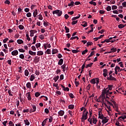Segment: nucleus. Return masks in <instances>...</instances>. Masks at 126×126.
Returning a JSON list of instances; mask_svg holds the SVG:
<instances>
[{
  "label": "nucleus",
  "mask_w": 126,
  "mask_h": 126,
  "mask_svg": "<svg viewBox=\"0 0 126 126\" xmlns=\"http://www.w3.org/2000/svg\"><path fill=\"white\" fill-rule=\"evenodd\" d=\"M24 10L25 12H29L30 11V9H29V8H26Z\"/></svg>",
  "instance_id": "obj_63"
},
{
  "label": "nucleus",
  "mask_w": 126,
  "mask_h": 126,
  "mask_svg": "<svg viewBox=\"0 0 126 126\" xmlns=\"http://www.w3.org/2000/svg\"><path fill=\"white\" fill-rule=\"evenodd\" d=\"M17 42L18 43V44H19V45H21V44H23V43H24V42L23 41V40H22V39H18L17 40Z\"/></svg>",
  "instance_id": "obj_19"
},
{
  "label": "nucleus",
  "mask_w": 126,
  "mask_h": 126,
  "mask_svg": "<svg viewBox=\"0 0 126 126\" xmlns=\"http://www.w3.org/2000/svg\"><path fill=\"white\" fill-rule=\"evenodd\" d=\"M108 75V70L107 69H103V76L106 77Z\"/></svg>",
  "instance_id": "obj_7"
},
{
  "label": "nucleus",
  "mask_w": 126,
  "mask_h": 126,
  "mask_svg": "<svg viewBox=\"0 0 126 126\" xmlns=\"http://www.w3.org/2000/svg\"><path fill=\"white\" fill-rule=\"evenodd\" d=\"M78 22L77 20L76 21H73L71 23L72 25H75V24H77V23Z\"/></svg>",
  "instance_id": "obj_50"
},
{
  "label": "nucleus",
  "mask_w": 126,
  "mask_h": 126,
  "mask_svg": "<svg viewBox=\"0 0 126 126\" xmlns=\"http://www.w3.org/2000/svg\"><path fill=\"white\" fill-rule=\"evenodd\" d=\"M12 56H17L18 55V51L14 50L11 52Z\"/></svg>",
  "instance_id": "obj_6"
},
{
  "label": "nucleus",
  "mask_w": 126,
  "mask_h": 126,
  "mask_svg": "<svg viewBox=\"0 0 126 126\" xmlns=\"http://www.w3.org/2000/svg\"><path fill=\"white\" fill-rule=\"evenodd\" d=\"M79 52H80L79 50H72V53L73 54H77Z\"/></svg>",
  "instance_id": "obj_46"
},
{
  "label": "nucleus",
  "mask_w": 126,
  "mask_h": 126,
  "mask_svg": "<svg viewBox=\"0 0 126 126\" xmlns=\"http://www.w3.org/2000/svg\"><path fill=\"white\" fill-rule=\"evenodd\" d=\"M53 14H54V16H62L63 11L60 10H56L53 11Z\"/></svg>",
  "instance_id": "obj_1"
},
{
  "label": "nucleus",
  "mask_w": 126,
  "mask_h": 126,
  "mask_svg": "<svg viewBox=\"0 0 126 126\" xmlns=\"http://www.w3.org/2000/svg\"><path fill=\"white\" fill-rule=\"evenodd\" d=\"M39 38H40L41 40H44V35L43 34H40L39 36Z\"/></svg>",
  "instance_id": "obj_55"
},
{
  "label": "nucleus",
  "mask_w": 126,
  "mask_h": 126,
  "mask_svg": "<svg viewBox=\"0 0 126 126\" xmlns=\"http://www.w3.org/2000/svg\"><path fill=\"white\" fill-rule=\"evenodd\" d=\"M90 82H91V83H92V84H96V80L95 79H91V80H90Z\"/></svg>",
  "instance_id": "obj_28"
},
{
  "label": "nucleus",
  "mask_w": 126,
  "mask_h": 126,
  "mask_svg": "<svg viewBox=\"0 0 126 126\" xmlns=\"http://www.w3.org/2000/svg\"><path fill=\"white\" fill-rule=\"evenodd\" d=\"M38 16H39L38 19H39V20H43V16H42L41 14H39Z\"/></svg>",
  "instance_id": "obj_59"
},
{
  "label": "nucleus",
  "mask_w": 126,
  "mask_h": 126,
  "mask_svg": "<svg viewBox=\"0 0 126 126\" xmlns=\"http://www.w3.org/2000/svg\"><path fill=\"white\" fill-rule=\"evenodd\" d=\"M74 39H77V40H79V38L78 36H74L70 38V40H74Z\"/></svg>",
  "instance_id": "obj_45"
},
{
  "label": "nucleus",
  "mask_w": 126,
  "mask_h": 126,
  "mask_svg": "<svg viewBox=\"0 0 126 126\" xmlns=\"http://www.w3.org/2000/svg\"><path fill=\"white\" fill-rule=\"evenodd\" d=\"M120 66L117 65L115 68V70H117L118 72H120Z\"/></svg>",
  "instance_id": "obj_43"
},
{
  "label": "nucleus",
  "mask_w": 126,
  "mask_h": 126,
  "mask_svg": "<svg viewBox=\"0 0 126 126\" xmlns=\"http://www.w3.org/2000/svg\"><path fill=\"white\" fill-rule=\"evenodd\" d=\"M65 66H66L65 64H64L61 66V68H62V69H63V72L65 71Z\"/></svg>",
  "instance_id": "obj_30"
},
{
  "label": "nucleus",
  "mask_w": 126,
  "mask_h": 126,
  "mask_svg": "<svg viewBox=\"0 0 126 126\" xmlns=\"http://www.w3.org/2000/svg\"><path fill=\"white\" fill-rule=\"evenodd\" d=\"M75 84L76 85V87H77L79 85V82L77 81V79H75Z\"/></svg>",
  "instance_id": "obj_29"
},
{
  "label": "nucleus",
  "mask_w": 126,
  "mask_h": 126,
  "mask_svg": "<svg viewBox=\"0 0 126 126\" xmlns=\"http://www.w3.org/2000/svg\"><path fill=\"white\" fill-rule=\"evenodd\" d=\"M115 52H117V48H112L110 50V53H115Z\"/></svg>",
  "instance_id": "obj_18"
},
{
  "label": "nucleus",
  "mask_w": 126,
  "mask_h": 126,
  "mask_svg": "<svg viewBox=\"0 0 126 126\" xmlns=\"http://www.w3.org/2000/svg\"><path fill=\"white\" fill-rule=\"evenodd\" d=\"M30 32H31V34H30L31 37H33V36H34L33 32H37V31L32 30L30 31Z\"/></svg>",
  "instance_id": "obj_9"
},
{
  "label": "nucleus",
  "mask_w": 126,
  "mask_h": 126,
  "mask_svg": "<svg viewBox=\"0 0 126 126\" xmlns=\"http://www.w3.org/2000/svg\"><path fill=\"white\" fill-rule=\"evenodd\" d=\"M107 88L109 90H112L113 88V85H108V87Z\"/></svg>",
  "instance_id": "obj_57"
},
{
  "label": "nucleus",
  "mask_w": 126,
  "mask_h": 126,
  "mask_svg": "<svg viewBox=\"0 0 126 126\" xmlns=\"http://www.w3.org/2000/svg\"><path fill=\"white\" fill-rule=\"evenodd\" d=\"M6 4H10V1L8 0H6L4 2Z\"/></svg>",
  "instance_id": "obj_62"
},
{
  "label": "nucleus",
  "mask_w": 126,
  "mask_h": 126,
  "mask_svg": "<svg viewBox=\"0 0 126 126\" xmlns=\"http://www.w3.org/2000/svg\"><path fill=\"white\" fill-rule=\"evenodd\" d=\"M63 115H64V111L63 110H60L58 112V117L59 116H61V117H63Z\"/></svg>",
  "instance_id": "obj_5"
},
{
  "label": "nucleus",
  "mask_w": 126,
  "mask_h": 126,
  "mask_svg": "<svg viewBox=\"0 0 126 126\" xmlns=\"http://www.w3.org/2000/svg\"><path fill=\"white\" fill-rule=\"evenodd\" d=\"M40 95H41V94H40V93H39V92H36L34 94V95L35 97H36V98H37V97H39V96H40Z\"/></svg>",
  "instance_id": "obj_40"
},
{
  "label": "nucleus",
  "mask_w": 126,
  "mask_h": 126,
  "mask_svg": "<svg viewBox=\"0 0 126 126\" xmlns=\"http://www.w3.org/2000/svg\"><path fill=\"white\" fill-rule=\"evenodd\" d=\"M29 54L31 56H36V52H33V51L30 50L29 51Z\"/></svg>",
  "instance_id": "obj_16"
},
{
  "label": "nucleus",
  "mask_w": 126,
  "mask_h": 126,
  "mask_svg": "<svg viewBox=\"0 0 126 126\" xmlns=\"http://www.w3.org/2000/svg\"><path fill=\"white\" fill-rule=\"evenodd\" d=\"M43 55H44V52H43V51H38L37 53V56H43Z\"/></svg>",
  "instance_id": "obj_22"
},
{
  "label": "nucleus",
  "mask_w": 126,
  "mask_h": 126,
  "mask_svg": "<svg viewBox=\"0 0 126 126\" xmlns=\"http://www.w3.org/2000/svg\"><path fill=\"white\" fill-rule=\"evenodd\" d=\"M32 110H33V111L36 112V106L32 104Z\"/></svg>",
  "instance_id": "obj_48"
},
{
  "label": "nucleus",
  "mask_w": 126,
  "mask_h": 126,
  "mask_svg": "<svg viewBox=\"0 0 126 126\" xmlns=\"http://www.w3.org/2000/svg\"><path fill=\"white\" fill-rule=\"evenodd\" d=\"M25 58H27L30 61H32V58L30 55H27Z\"/></svg>",
  "instance_id": "obj_35"
},
{
  "label": "nucleus",
  "mask_w": 126,
  "mask_h": 126,
  "mask_svg": "<svg viewBox=\"0 0 126 126\" xmlns=\"http://www.w3.org/2000/svg\"><path fill=\"white\" fill-rule=\"evenodd\" d=\"M48 121V118H46L42 123L41 126H45L46 124H47V122Z\"/></svg>",
  "instance_id": "obj_11"
},
{
  "label": "nucleus",
  "mask_w": 126,
  "mask_h": 126,
  "mask_svg": "<svg viewBox=\"0 0 126 126\" xmlns=\"http://www.w3.org/2000/svg\"><path fill=\"white\" fill-rule=\"evenodd\" d=\"M117 8H118V6H117V5H113L112 6V9L113 10H114V9H117Z\"/></svg>",
  "instance_id": "obj_60"
},
{
  "label": "nucleus",
  "mask_w": 126,
  "mask_h": 126,
  "mask_svg": "<svg viewBox=\"0 0 126 126\" xmlns=\"http://www.w3.org/2000/svg\"><path fill=\"white\" fill-rule=\"evenodd\" d=\"M88 118V116L87 115H85V113H83L82 117L81 118V121L83 123H84L85 122V120H87Z\"/></svg>",
  "instance_id": "obj_2"
},
{
  "label": "nucleus",
  "mask_w": 126,
  "mask_h": 126,
  "mask_svg": "<svg viewBox=\"0 0 126 126\" xmlns=\"http://www.w3.org/2000/svg\"><path fill=\"white\" fill-rule=\"evenodd\" d=\"M93 65V63H89L88 64H87L86 65V68H88V67H91Z\"/></svg>",
  "instance_id": "obj_24"
},
{
  "label": "nucleus",
  "mask_w": 126,
  "mask_h": 126,
  "mask_svg": "<svg viewBox=\"0 0 126 126\" xmlns=\"http://www.w3.org/2000/svg\"><path fill=\"white\" fill-rule=\"evenodd\" d=\"M8 93L9 95V96H13V94H12V93H13V92H11V90H8Z\"/></svg>",
  "instance_id": "obj_38"
},
{
  "label": "nucleus",
  "mask_w": 126,
  "mask_h": 126,
  "mask_svg": "<svg viewBox=\"0 0 126 126\" xmlns=\"http://www.w3.org/2000/svg\"><path fill=\"white\" fill-rule=\"evenodd\" d=\"M59 52V50L56 49H54L52 50V55H55V54H57V53Z\"/></svg>",
  "instance_id": "obj_21"
},
{
  "label": "nucleus",
  "mask_w": 126,
  "mask_h": 126,
  "mask_svg": "<svg viewBox=\"0 0 126 126\" xmlns=\"http://www.w3.org/2000/svg\"><path fill=\"white\" fill-rule=\"evenodd\" d=\"M104 92L106 94V96H108L109 95V92L110 91V90L108 89V88H106V89H105L104 90H103Z\"/></svg>",
  "instance_id": "obj_8"
},
{
  "label": "nucleus",
  "mask_w": 126,
  "mask_h": 126,
  "mask_svg": "<svg viewBox=\"0 0 126 126\" xmlns=\"http://www.w3.org/2000/svg\"><path fill=\"white\" fill-rule=\"evenodd\" d=\"M68 108L69 109H70V110H73V109H74V105L73 104H70L68 106Z\"/></svg>",
  "instance_id": "obj_25"
},
{
  "label": "nucleus",
  "mask_w": 126,
  "mask_h": 126,
  "mask_svg": "<svg viewBox=\"0 0 126 126\" xmlns=\"http://www.w3.org/2000/svg\"><path fill=\"white\" fill-rule=\"evenodd\" d=\"M9 126H14V124H13V122H12V121H9Z\"/></svg>",
  "instance_id": "obj_61"
},
{
  "label": "nucleus",
  "mask_w": 126,
  "mask_h": 126,
  "mask_svg": "<svg viewBox=\"0 0 126 126\" xmlns=\"http://www.w3.org/2000/svg\"><path fill=\"white\" fill-rule=\"evenodd\" d=\"M64 29L65 30V33H69V28H67L66 26H65Z\"/></svg>",
  "instance_id": "obj_33"
},
{
  "label": "nucleus",
  "mask_w": 126,
  "mask_h": 126,
  "mask_svg": "<svg viewBox=\"0 0 126 126\" xmlns=\"http://www.w3.org/2000/svg\"><path fill=\"white\" fill-rule=\"evenodd\" d=\"M24 123H25L26 126H29V125H30V122H29L28 120H24Z\"/></svg>",
  "instance_id": "obj_23"
},
{
  "label": "nucleus",
  "mask_w": 126,
  "mask_h": 126,
  "mask_svg": "<svg viewBox=\"0 0 126 126\" xmlns=\"http://www.w3.org/2000/svg\"><path fill=\"white\" fill-rule=\"evenodd\" d=\"M20 30H23L24 29V26L22 25H20L18 26Z\"/></svg>",
  "instance_id": "obj_41"
},
{
  "label": "nucleus",
  "mask_w": 126,
  "mask_h": 126,
  "mask_svg": "<svg viewBox=\"0 0 126 126\" xmlns=\"http://www.w3.org/2000/svg\"><path fill=\"white\" fill-rule=\"evenodd\" d=\"M36 48L38 49V48H40L41 47V43H37L35 44Z\"/></svg>",
  "instance_id": "obj_47"
},
{
  "label": "nucleus",
  "mask_w": 126,
  "mask_h": 126,
  "mask_svg": "<svg viewBox=\"0 0 126 126\" xmlns=\"http://www.w3.org/2000/svg\"><path fill=\"white\" fill-rule=\"evenodd\" d=\"M97 122H98V120H97V118H94H94H93V124H94V125H96V124L97 123Z\"/></svg>",
  "instance_id": "obj_15"
},
{
  "label": "nucleus",
  "mask_w": 126,
  "mask_h": 126,
  "mask_svg": "<svg viewBox=\"0 0 126 126\" xmlns=\"http://www.w3.org/2000/svg\"><path fill=\"white\" fill-rule=\"evenodd\" d=\"M87 47H88V46H91V45H93V42H88L87 43Z\"/></svg>",
  "instance_id": "obj_54"
},
{
  "label": "nucleus",
  "mask_w": 126,
  "mask_h": 126,
  "mask_svg": "<svg viewBox=\"0 0 126 126\" xmlns=\"http://www.w3.org/2000/svg\"><path fill=\"white\" fill-rule=\"evenodd\" d=\"M38 14V10L35 9L33 13V17H36Z\"/></svg>",
  "instance_id": "obj_10"
},
{
  "label": "nucleus",
  "mask_w": 126,
  "mask_h": 126,
  "mask_svg": "<svg viewBox=\"0 0 126 126\" xmlns=\"http://www.w3.org/2000/svg\"><path fill=\"white\" fill-rule=\"evenodd\" d=\"M24 58H25L24 55L22 54L19 55L20 59H22V60H24Z\"/></svg>",
  "instance_id": "obj_49"
},
{
  "label": "nucleus",
  "mask_w": 126,
  "mask_h": 126,
  "mask_svg": "<svg viewBox=\"0 0 126 126\" xmlns=\"http://www.w3.org/2000/svg\"><path fill=\"white\" fill-rule=\"evenodd\" d=\"M18 51L20 53H25V50L23 48L19 49Z\"/></svg>",
  "instance_id": "obj_51"
},
{
  "label": "nucleus",
  "mask_w": 126,
  "mask_h": 126,
  "mask_svg": "<svg viewBox=\"0 0 126 126\" xmlns=\"http://www.w3.org/2000/svg\"><path fill=\"white\" fill-rule=\"evenodd\" d=\"M105 117H104V115L103 114L101 113V115L98 116V119H100V120H103Z\"/></svg>",
  "instance_id": "obj_36"
},
{
  "label": "nucleus",
  "mask_w": 126,
  "mask_h": 126,
  "mask_svg": "<svg viewBox=\"0 0 126 126\" xmlns=\"http://www.w3.org/2000/svg\"><path fill=\"white\" fill-rule=\"evenodd\" d=\"M43 25L46 27V26H49L50 25V23L48 22L46 23V22H44Z\"/></svg>",
  "instance_id": "obj_42"
},
{
  "label": "nucleus",
  "mask_w": 126,
  "mask_h": 126,
  "mask_svg": "<svg viewBox=\"0 0 126 126\" xmlns=\"http://www.w3.org/2000/svg\"><path fill=\"white\" fill-rule=\"evenodd\" d=\"M68 95L69 97H71V99H73V98H74V95L72 93H69Z\"/></svg>",
  "instance_id": "obj_39"
},
{
  "label": "nucleus",
  "mask_w": 126,
  "mask_h": 126,
  "mask_svg": "<svg viewBox=\"0 0 126 126\" xmlns=\"http://www.w3.org/2000/svg\"><path fill=\"white\" fill-rule=\"evenodd\" d=\"M93 56H94V51H92L90 55L88 56V59H89L90 58H91Z\"/></svg>",
  "instance_id": "obj_37"
},
{
  "label": "nucleus",
  "mask_w": 126,
  "mask_h": 126,
  "mask_svg": "<svg viewBox=\"0 0 126 126\" xmlns=\"http://www.w3.org/2000/svg\"><path fill=\"white\" fill-rule=\"evenodd\" d=\"M106 10L107 11H111V10H112V7H111L110 6H108L107 7H106Z\"/></svg>",
  "instance_id": "obj_44"
},
{
  "label": "nucleus",
  "mask_w": 126,
  "mask_h": 126,
  "mask_svg": "<svg viewBox=\"0 0 126 126\" xmlns=\"http://www.w3.org/2000/svg\"><path fill=\"white\" fill-rule=\"evenodd\" d=\"M113 108L114 109V110H115V111H116V112H117V113L120 112L119 111V107L118 106V105H117L116 106H114V105H113Z\"/></svg>",
  "instance_id": "obj_14"
},
{
  "label": "nucleus",
  "mask_w": 126,
  "mask_h": 126,
  "mask_svg": "<svg viewBox=\"0 0 126 126\" xmlns=\"http://www.w3.org/2000/svg\"><path fill=\"white\" fill-rule=\"evenodd\" d=\"M26 37L28 41H31V38L29 37V34L27 33L26 34Z\"/></svg>",
  "instance_id": "obj_52"
},
{
  "label": "nucleus",
  "mask_w": 126,
  "mask_h": 126,
  "mask_svg": "<svg viewBox=\"0 0 126 126\" xmlns=\"http://www.w3.org/2000/svg\"><path fill=\"white\" fill-rule=\"evenodd\" d=\"M36 40H37V35H35L33 37V42L32 43V45H35V44H36Z\"/></svg>",
  "instance_id": "obj_12"
},
{
  "label": "nucleus",
  "mask_w": 126,
  "mask_h": 126,
  "mask_svg": "<svg viewBox=\"0 0 126 126\" xmlns=\"http://www.w3.org/2000/svg\"><path fill=\"white\" fill-rule=\"evenodd\" d=\"M26 96V97H27L28 100H29V101H30L32 99V98L31 97V95L30 94V92L27 93Z\"/></svg>",
  "instance_id": "obj_3"
},
{
  "label": "nucleus",
  "mask_w": 126,
  "mask_h": 126,
  "mask_svg": "<svg viewBox=\"0 0 126 126\" xmlns=\"http://www.w3.org/2000/svg\"><path fill=\"white\" fill-rule=\"evenodd\" d=\"M122 5H123V7H126V2H123Z\"/></svg>",
  "instance_id": "obj_64"
},
{
  "label": "nucleus",
  "mask_w": 126,
  "mask_h": 126,
  "mask_svg": "<svg viewBox=\"0 0 126 126\" xmlns=\"http://www.w3.org/2000/svg\"><path fill=\"white\" fill-rule=\"evenodd\" d=\"M88 52V50L85 49L84 51L82 52V55H85V54H86V53H87Z\"/></svg>",
  "instance_id": "obj_56"
},
{
  "label": "nucleus",
  "mask_w": 126,
  "mask_h": 126,
  "mask_svg": "<svg viewBox=\"0 0 126 126\" xmlns=\"http://www.w3.org/2000/svg\"><path fill=\"white\" fill-rule=\"evenodd\" d=\"M63 91H69V88L68 87L64 88V89H63Z\"/></svg>",
  "instance_id": "obj_58"
},
{
  "label": "nucleus",
  "mask_w": 126,
  "mask_h": 126,
  "mask_svg": "<svg viewBox=\"0 0 126 126\" xmlns=\"http://www.w3.org/2000/svg\"><path fill=\"white\" fill-rule=\"evenodd\" d=\"M74 5V2L73 1H71L70 3H68V6H73Z\"/></svg>",
  "instance_id": "obj_32"
},
{
  "label": "nucleus",
  "mask_w": 126,
  "mask_h": 126,
  "mask_svg": "<svg viewBox=\"0 0 126 126\" xmlns=\"http://www.w3.org/2000/svg\"><path fill=\"white\" fill-rule=\"evenodd\" d=\"M108 122H109V119H107L106 117H104L102 119L101 123H102V124H106V123H108Z\"/></svg>",
  "instance_id": "obj_4"
},
{
  "label": "nucleus",
  "mask_w": 126,
  "mask_h": 126,
  "mask_svg": "<svg viewBox=\"0 0 126 126\" xmlns=\"http://www.w3.org/2000/svg\"><path fill=\"white\" fill-rule=\"evenodd\" d=\"M106 94V93H104V91H103L102 92V102H104V99H105V94Z\"/></svg>",
  "instance_id": "obj_20"
},
{
  "label": "nucleus",
  "mask_w": 126,
  "mask_h": 126,
  "mask_svg": "<svg viewBox=\"0 0 126 126\" xmlns=\"http://www.w3.org/2000/svg\"><path fill=\"white\" fill-rule=\"evenodd\" d=\"M26 86L27 88H29V89H30V88H31V83L30 82L27 83Z\"/></svg>",
  "instance_id": "obj_31"
},
{
  "label": "nucleus",
  "mask_w": 126,
  "mask_h": 126,
  "mask_svg": "<svg viewBox=\"0 0 126 126\" xmlns=\"http://www.w3.org/2000/svg\"><path fill=\"white\" fill-rule=\"evenodd\" d=\"M63 63V59H61L58 62L59 65H62Z\"/></svg>",
  "instance_id": "obj_13"
},
{
  "label": "nucleus",
  "mask_w": 126,
  "mask_h": 126,
  "mask_svg": "<svg viewBox=\"0 0 126 126\" xmlns=\"http://www.w3.org/2000/svg\"><path fill=\"white\" fill-rule=\"evenodd\" d=\"M102 37H104V35H100V36L98 37H95L94 38V40H95V41H98L99 39H101Z\"/></svg>",
  "instance_id": "obj_17"
},
{
  "label": "nucleus",
  "mask_w": 126,
  "mask_h": 126,
  "mask_svg": "<svg viewBox=\"0 0 126 126\" xmlns=\"http://www.w3.org/2000/svg\"><path fill=\"white\" fill-rule=\"evenodd\" d=\"M25 75H26V76H28V75H29V71H28V70L27 69L25 70Z\"/></svg>",
  "instance_id": "obj_34"
},
{
  "label": "nucleus",
  "mask_w": 126,
  "mask_h": 126,
  "mask_svg": "<svg viewBox=\"0 0 126 126\" xmlns=\"http://www.w3.org/2000/svg\"><path fill=\"white\" fill-rule=\"evenodd\" d=\"M81 25L83 26V27H86L87 26V22H83Z\"/></svg>",
  "instance_id": "obj_27"
},
{
  "label": "nucleus",
  "mask_w": 126,
  "mask_h": 126,
  "mask_svg": "<svg viewBox=\"0 0 126 126\" xmlns=\"http://www.w3.org/2000/svg\"><path fill=\"white\" fill-rule=\"evenodd\" d=\"M125 27V25L124 24H120L118 25V28H119V29H123V28H124Z\"/></svg>",
  "instance_id": "obj_26"
},
{
  "label": "nucleus",
  "mask_w": 126,
  "mask_h": 126,
  "mask_svg": "<svg viewBox=\"0 0 126 126\" xmlns=\"http://www.w3.org/2000/svg\"><path fill=\"white\" fill-rule=\"evenodd\" d=\"M26 15L27 17H31V16H32V14H31V12H28L27 13Z\"/></svg>",
  "instance_id": "obj_53"
}]
</instances>
